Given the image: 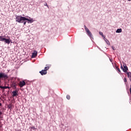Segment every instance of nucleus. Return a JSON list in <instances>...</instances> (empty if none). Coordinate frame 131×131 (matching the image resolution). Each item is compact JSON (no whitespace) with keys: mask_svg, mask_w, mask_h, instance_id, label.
I'll return each mask as SVG.
<instances>
[{"mask_svg":"<svg viewBox=\"0 0 131 131\" xmlns=\"http://www.w3.org/2000/svg\"><path fill=\"white\" fill-rule=\"evenodd\" d=\"M15 19L16 22H18V23H24V25H26V21H29V22H31V21H32V19H29L25 17L19 15H16Z\"/></svg>","mask_w":131,"mask_h":131,"instance_id":"nucleus-1","label":"nucleus"},{"mask_svg":"<svg viewBox=\"0 0 131 131\" xmlns=\"http://www.w3.org/2000/svg\"><path fill=\"white\" fill-rule=\"evenodd\" d=\"M0 41H4L5 43H7V45H10V39H6L5 38L4 36H0Z\"/></svg>","mask_w":131,"mask_h":131,"instance_id":"nucleus-2","label":"nucleus"},{"mask_svg":"<svg viewBox=\"0 0 131 131\" xmlns=\"http://www.w3.org/2000/svg\"><path fill=\"white\" fill-rule=\"evenodd\" d=\"M8 78H9V76H8V75L4 73L0 72V79H7Z\"/></svg>","mask_w":131,"mask_h":131,"instance_id":"nucleus-3","label":"nucleus"},{"mask_svg":"<svg viewBox=\"0 0 131 131\" xmlns=\"http://www.w3.org/2000/svg\"><path fill=\"white\" fill-rule=\"evenodd\" d=\"M17 82L15 81H13L11 83V86L13 90H16L17 89Z\"/></svg>","mask_w":131,"mask_h":131,"instance_id":"nucleus-4","label":"nucleus"},{"mask_svg":"<svg viewBox=\"0 0 131 131\" xmlns=\"http://www.w3.org/2000/svg\"><path fill=\"white\" fill-rule=\"evenodd\" d=\"M26 84V83H25V81H21L19 82V85L20 88H23V86H24V85H25Z\"/></svg>","mask_w":131,"mask_h":131,"instance_id":"nucleus-5","label":"nucleus"},{"mask_svg":"<svg viewBox=\"0 0 131 131\" xmlns=\"http://www.w3.org/2000/svg\"><path fill=\"white\" fill-rule=\"evenodd\" d=\"M37 56V51L35 50L34 51V53H32V56L31 58H36V57Z\"/></svg>","mask_w":131,"mask_h":131,"instance_id":"nucleus-6","label":"nucleus"},{"mask_svg":"<svg viewBox=\"0 0 131 131\" xmlns=\"http://www.w3.org/2000/svg\"><path fill=\"white\" fill-rule=\"evenodd\" d=\"M16 96H18V90H15L12 92V96L16 97Z\"/></svg>","mask_w":131,"mask_h":131,"instance_id":"nucleus-7","label":"nucleus"},{"mask_svg":"<svg viewBox=\"0 0 131 131\" xmlns=\"http://www.w3.org/2000/svg\"><path fill=\"white\" fill-rule=\"evenodd\" d=\"M123 67H124L123 72H127V70H128V68H127V66H126V64H124Z\"/></svg>","mask_w":131,"mask_h":131,"instance_id":"nucleus-8","label":"nucleus"},{"mask_svg":"<svg viewBox=\"0 0 131 131\" xmlns=\"http://www.w3.org/2000/svg\"><path fill=\"white\" fill-rule=\"evenodd\" d=\"M39 73H40L41 75H46L47 72V71H45V70H42L41 71L39 72Z\"/></svg>","mask_w":131,"mask_h":131,"instance_id":"nucleus-9","label":"nucleus"},{"mask_svg":"<svg viewBox=\"0 0 131 131\" xmlns=\"http://www.w3.org/2000/svg\"><path fill=\"white\" fill-rule=\"evenodd\" d=\"M116 33H120L121 32H122V29H118L117 30H116Z\"/></svg>","mask_w":131,"mask_h":131,"instance_id":"nucleus-10","label":"nucleus"},{"mask_svg":"<svg viewBox=\"0 0 131 131\" xmlns=\"http://www.w3.org/2000/svg\"><path fill=\"white\" fill-rule=\"evenodd\" d=\"M87 33H88V35L90 36V37H91V38H92V37H93V34H92V32H91L90 31L89 32H88Z\"/></svg>","mask_w":131,"mask_h":131,"instance_id":"nucleus-11","label":"nucleus"},{"mask_svg":"<svg viewBox=\"0 0 131 131\" xmlns=\"http://www.w3.org/2000/svg\"><path fill=\"white\" fill-rule=\"evenodd\" d=\"M8 86H0V89H2L4 90H6V89H8Z\"/></svg>","mask_w":131,"mask_h":131,"instance_id":"nucleus-12","label":"nucleus"},{"mask_svg":"<svg viewBox=\"0 0 131 131\" xmlns=\"http://www.w3.org/2000/svg\"><path fill=\"white\" fill-rule=\"evenodd\" d=\"M116 69L118 71L119 73H120V69L118 68V66H116Z\"/></svg>","mask_w":131,"mask_h":131,"instance_id":"nucleus-13","label":"nucleus"},{"mask_svg":"<svg viewBox=\"0 0 131 131\" xmlns=\"http://www.w3.org/2000/svg\"><path fill=\"white\" fill-rule=\"evenodd\" d=\"M99 34H100V35H101L102 36V37H104V38H105V36H104V34H103V32H99Z\"/></svg>","mask_w":131,"mask_h":131,"instance_id":"nucleus-14","label":"nucleus"},{"mask_svg":"<svg viewBox=\"0 0 131 131\" xmlns=\"http://www.w3.org/2000/svg\"><path fill=\"white\" fill-rule=\"evenodd\" d=\"M49 69H50V67L49 66H48V67H46L45 68L44 71H48V70H49Z\"/></svg>","mask_w":131,"mask_h":131,"instance_id":"nucleus-15","label":"nucleus"},{"mask_svg":"<svg viewBox=\"0 0 131 131\" xmlns=\"http://www.w3.org/2000/svg\"><path fill=\"white\" fill-rule=\"evenodd\" d=\"M127 76H128V78H129V77L131 76V73L130 72H127Z\"/></svg>","mask_w":131,"mask_h":131,"instance_id":"nucleus-16","label":"nucleus"},{"mask_svg":"<svg viewBox=\"0 0 131 131\" xmlns=\"http://www.w3.org/2000/svg\"><path fill=\"white\" fill-rule=\"evenodd\" d=\"M85 30L87 32V33L90 31V30H89V29L87 27H85Z\"/></svg>","mask_w":131,"mask_h":131,"instance_id":"nucleus-17","label":"nucleus"},{"mask_svg":"<svg viewBox=\"0 0 131 131\" xmlns=\"http://www.w3.org/2000/svg\"><path fill=\"white\" fill-rule=\"evenodd\" d=\"M70 95H67V99H68V100H70Z\"/></svg>","mask_w":131,"mask_h":131,"instance_id":"nucleus-18","label":"nucleus"},{"mask_svg":"<svg viewBox=\"0 0 131 131\" xmlns=\"http://www.w3.org/2000/svg\"><path fill=\"white\" fill-rule=\"evenodd\" d=\"M124 82H127V79H126V78H124Z\"/></svg>","mask_w":131,"mask_h":131,"instance_id":"nucleus-19","label":"nucleus"},{"mask_svg":"<svg viewBox=\"0 0 131 131\" xmlns=\"http://www.w3.org/2000/svg\"><path fill=\"white\" fill-rule=\"evenodd\" d=\"M105 41H106L107 45H110V43L109 42L108 40L106 39V40H105Z\"/></svg>","mask_w":131,"mask_h":131,"instance_id":"nucleus-20","label":"nucleus"},{"mask_svg":"<svg viewBox=\"0 0 131 131\" xmlns=\"http://www.w3.org/2000/svg\"><path fill=\"white\" fill-rule=\"evenodd\" d=\"M2 114H3V113H2V112H1V111H0V118H3V117H2V116H1V115H2Z\"/></svg>","mask_w":131,"mask_h":131,"instance_id":"nucleus-21","label":"nucleus"},{"mask_svg":"<svg viewBox=\"0 0 131 131\" xmlns=\"http://www.w3.org/2000/svg\"><path fill=\"white\" fill-rule=\"evenodd\" d=\"M44 6H46V7H47L48 8H49V6L48 5V4H47V3H46Z\"/></svg>","mask_w":131,"mask_h":131,"instance_id":"nucleus-22","label":"nucleus"},{"mask_svg":"<svg viewBox=\"0 0 131 131\" xmlns=\"http://www.w3.org/2000/svg\"><path fill=\"white\" fill-rule=\"evenodd\" d=\"M121 69H122L123 71V67H122V66H121Z\"/></svg>","mask_w":131,"mask_h":131,"instance_id":"nucleus-23","label":"nucleus"},{"mask_svg":"<svg viewBox=\"0 0 131 131\" xmlns=\"http://www.w3.org/2000/svg\"><path fill=\"white\" fill-rule=\"evenodd\" d=\"M7 89H9V90H10L11 89V87L7 86Z\"/></svg>","mask_w":131,"mask_h":131,"instance_id":"nucleus-24","label":"nucleus"},{"mask_svg":"<svg viewBox=\"0 0 131 131\" xmlns=\"http://www.w3.org/2000/svg\"><path fill=\"white\" fill-rule=\"evenodd\" d=\"M84 28H85V27H86V26H84Z\"/></svg>","mask_w":131,"mask_h":131,"instance_id":"nucleus-25","label":"nucleus"},{"mask_svg":"<svg viewBox=\"0 0 131 131\" xmlns=\"http://www.w3.org/2000/svg\"><path fill=\"white\" fill-rule=\"evenodd\" d=\"M31 128H34V127H31Z\"/></svg>","mask_w":131,"mask_h":131,"instance_id":"nucleus-26","label":"nucleus"},{"mask_svg":"<svg viewBox=\"0 0 131 131\" xmlns=\"http://www.w3.org/2000/svg\"><path fill=\"white\" fill-rule=\"evenodd\" d=\"M129 2H130V1H131V0H128Z\"/></svg>","mask_w":131,"mask_h":131,"instance_id":"nucleus-27","label":"nucleus"}]
</instances>
